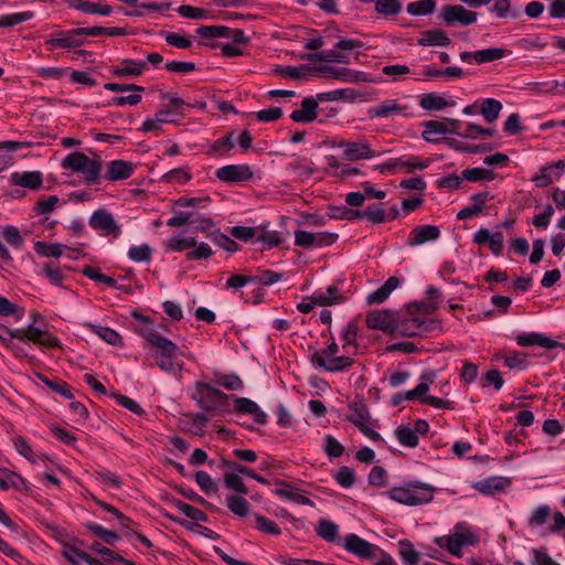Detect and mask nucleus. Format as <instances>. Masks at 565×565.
I'll return each mask as SVG.
<instances>
[{
  "label": "nucleus",
  "instance_id": "1",
  "mask_svg": "<svg viewBox=\"0 0 565 565\" xmlns=\"http://www.w3.org/2000/svg\"><path fill=\"white\" fill-rule=\"evenodd\" d=\"M139 332L151 345L150 355L161 371L175 374L182 369V364L174 362V358L179 353L175 343L160 335L152 327H142Z\"/></svg>",
  "mask_w": 565,
  "mask_h": 565
},
{
  "label": "nucleus",
  "instance_id": "2",
  "mask_svg": "<svg viewBox=\"0 0 565 565\" xmlns=\"http://www.w3.org/2000/svg\"><path fill=\"white\" fill-rule=\"evenodd\" d=\"M61 166L63 169L82 174L86 183H97L100 179L103 160L99 156L89 158L85 153L76 151L67 154Z\"/></svg>",
  "mask_w": 565,
  "mask_h": 565
},
{
  "label": "nucleus",
  "instance_id": "3",
  "mask_svg": "<svg viewBox=\"0 0 565 565\" xmlns=\"http://www.w3.org/2000/svg\"><path fill=\"white\" fill-rule=\"evenodd\" d=\"M434 488L423 482H413L408 487H396L390 491V498L406 505H419L433 500Z\"/></svg>",
  "mask_w": 565,
  "mask_h": 565
},
{
  "label": "nucleus",
  "instance_id": "4",
  "mask_svg": "<svg viewBox=\"0 0 565 565\" xmlns=\"http://www.w3.org/2000/svg\"><path fill=\"white\" fill-rule=\"evenodd\" d=\"M193 397L201 408L209 412L215 411L217 407H225L228 399V395L224 392L203 382L195 383V394Z\"/></svg>",
  "mask_w": 565,
  "mask_h": 565
},
{
  "label": "nucleus",
  "instance_id": "5",
  "mask_svg": "<svg viewBox=\"0 0 565 565\" xmlns=\"http://www.w3.org/2000/svg\"><path fill=\"white\" fill-rule=\"evenodd\" d=\"M10 340L17 339L20 341H32L35 344H41L49 348H60V341L50 335L47 330H41L33 324L24 329L7 330Z\"/></svg>",
  "mask_w": 565,
  "mask_h": 565
},
{
  "label": "nucleus",
  "instance_id": "6",
  "mask_svg": "<svg viewBox=\"0 0 565 565\" xmlns=\"http://www.w3.org/2000/svg\"><path fill=\"white\" fill-rule=\"evenodd\" d=\"M434 327L435 322L433 320L418 317H409L404 319L397 318L395 324V333H398L403 337L413 338L430 331Z\"/></svg>",
  "mask_w": 565,
  "mask_h": 565
},
{
  "label": "nucleus",
  "instance_id": "7",
  "mask_svg": "<svg viewBox=\"0 0 565 565\" xmlns=\"http://www.w3.org/2000/svg\"><path fill=\"white\" fill-rule=\"evenodd\" d=\"M311 363L327 372H339L352 365L353 359L347 355H329L324 349L317 350L311 355Z\"/></svg>",
  "mask_w": 565,
  "mask_h": 565
},
{
  "label": "nucleus",
  "instance_id": "8",
  "mask_svg": "<svg viewBox=\"0 0 565 565\" xmlns=\"http://www.w3.org/2000/svg\"><path fill=\"white\" fill-rule=\"evenodd\" d=\"M440 17L447 25L460 23L462 25H470L477 21L478 13L467 10L459 4L445 6L440 11Z\"/></svg>",
  "mask_w": 565,
  "mask_h": 565
},
{
  "label": "nucleus",
  "instance_id": "9",
  "mask_svg": "<svg viewBox=\"0 0 565 565\" xmlns=\"http://www.w3.org/2000/svg\"><path fill=\"white\" fill-rule=\"evenodd\" d=\"M397 317L394 311L388 309L373 310L366 317V324L374 330H381L385 333H395Z\"/></svg>",
  "mask_w": 565,
  "mask_h": 565
},
{
  "label": "nucleus",
  "instance_id": "10",
  "mask_svg": "<svg viewBox=\"0 0 565 565\" xmlns=\"http://www.w3.org/2000/svg\"><path fill=\"white\" fill-rule=\"evenodd\" d=\"M343 547L349 553L363 559L375 557V552L379 550L376 545L369 543L356 534H348L343 539Z\"/></svg>",
  "mask_w": 565,
  "mask_h": 565
},
{
  "label": "nucleus",
  "instance_id": "11",
  "mask_svg": "<svg viewBox=\"0 0 565 565\" xmlns=\"http://www.w3.org/2000/svg\"><path fill=\"white\" fill-rule=\"evenodd\" d=\"M88 223L94 230L103 232L104 235L113 234L114 237H118L121 232L113 214L104 209L95 211Z\"/></svg>",
  "mask_w": 565,
  "mask_h": 565
},
{
  "label": "nucleus",
  "instance_id": "12",
  "mask_svg": "<svg viewBox=\"0 0 565 565\" xmlns=\"http://www.w3.org/2000/svg\"><path fill=\"white\" fill-rule=\"evenodd\" d=\"M408 106L398 103L396 99H385L367 110L371 119L391 118L394 116H407Z\"/></svg>",
  "mask_w": 565,
  "mask_h": 565
},
{
  "label": "nucleus",
  "instance_id": "13",
  "mask_svg": "<svg viewBox=\"0 0 565 565\" xmlns=\"http://www.w3.org/2000/svg\"><path fill=\"white\" fill-rule=\"evenodd\" d=\"M82 28L73 29L66 32L55 34L54 38L45 41L46 45L62 47V49H74L82 46L85 43L83 39L84 33Z\"/></svg>",
  "mask_w": 565,
  "mask_h": 565
},
{
  "label": "nucleus",
  "instance_id": "14",
  "mask_svg": "<svg viewBox=\"0 0 565 565\" xmlns=\"http://www.w3.org/2000/svg\"><path fill=\"white\" fill-rule=\"evenodd\" d=\"M352 414L349 420L354 424L366 437L374 441L381 440V436L374 429L370 428L366 424L370 414L364 404H355L351 407Z\"/></svg>",
  "mask_w": 565,
  "mask_h": 565
},
{
  "label": "nucleus",
  "instance_id": "15",
  "mask_svg": "<svg viewBox=\"0 0 565 565\" xmlns=\"http://www.w3.org/2000/svg\"><path fill=\"white\" fill-rule=\"evenodd\" d=\"M216 177L223 182L235 183L249 180L253 172L247 164H230L217 169Z\"/></svg>",
  "mask_w": 565,
  "mask_h": 565
},
{
  "label": "nucleus",
  "instance_id": "16",
  "mask_svg": "<svg viewBox=\"0 0 565 565\" xmlns=\"http://www.w3.org/2000/svg\"><path fill=\"white\" fill-rule=\"evenodd\" d=\"M564 169L565 160H558L552 164L542 167L539 173L532 178V181L537 188L548 186L562 177V171Z\"/></svg>",
  "mask_w": 565,
  "mask_h": 565
},
{
  "label": "nucleus",
  "instance_id": "17",
  "mask_svg": "<svg viewBox=\"0 0 565 565\" xmlns=\"http://www.w3.org/2000/svg\"><path fill=\"white\" fill-rule=\"evenodd\" d=\"M440 237V230L436 225H420L414 227L407 238L408 246H418L428 242L437 241Z\"/></svg>",
  "mask_w": 565,
  "mask_h": 565
},
{
  "label": "nucleus",
  "instance_id": "18",
  "mask_svg": "<svg viewBox=\"0 0 565 565\" xmlns=\"http://www.w3.org/2000/svg\"><path fill=\"white\" fill-rule=\"evenodd\" d=\"M171 108L158 110L153 117L147 118L139 128L142 132H159L163 124H179V120L172 117Z\"/></svg>",
  "mask_w": 565,
  "mask_h": 565
},
{
  "label": "nucleus",
  "instance_id": "19",
  "mask_svg": "<svg viewBox=\"0 0 565 565\" xmlns=\"http://www.w3.org/2000/svg\"><path fill=\"white\" fill-rule=\"evenodd\" d=\"M516 343L521 347H531V345H539L544 349H555V348H562L565 349V344L557 342L542 333L536 332H529V333H522L516 337Z\"/></svg>",
  "mask_w": 565,
  "mask_h": 565
},
{
  "label": "nucleus",
  "instance_id": "20",
  "mask_svg": "<svg viewBox=\"0 0 565 565\" xmlns=\"http://www.w3.org/2000/svg\"><path fill=\"white\" fill-rule=\"evenodd\" d=\"M317 70L326 74V76L328 77L335 78L342 82L356 83L367 81L362 72H356L347 67H334L324 65Z\"/></svg>",
  "mask_w": 565,
  "mask_h": 565
},
{
  "label": "nucleus",
  "instance_id": "21",
  "mask_svg": "<svg viewBox=\"0 0 565 565\" xmlns=\"http://www.w3.org/2000/svg\"><path fill=\"white\" fill-rule=\"evenodd\" d=\"M339 147L343 148L345 159L351 161L370 159L375 157V152L371 149L370 145L366 141H343L339 145Z\"/></svg>",
  "mask_w": 565,
  "mask_h": 565
},
{
  "label": "nucleus",
  "instance_id": "22",
  "mask_svg": "<svg viewBox=\"0 0 565 565\" xmlns=\"http://www.w3.org/2000/svg\"><path fill=\"white\" fill-rule=\"evenodd\" d=\"M232 396L234 398V409L236 413L253 415L257 424H266L267 415L254 401L246 397H235L234 395Z\"/></svg>",
  "mask_w": 565,
  "mask_h": 565
},
{
  "label": "nucleus",
  "instance_id": "23",
  "mask_svg": "<svg viewBox=\"0 0 565 565\" xmlns=\"http://www.w3.org/2000/svg\"><path fill=\"white\" fill-rule=\"evenodd\" d=\"M318 102L312 97L301 100V108L291 113L290 118L296 122L309 124L317 119Z\"/></svg>",
  "mask_w": 565,
  "mask_h": 565
},
{
  "label": "nucleus",
  "instance_id": "24",
  "mask_svg": "<svg viewBox=\"0 0 565 565\" xmlns=\"http://www.w3.org/2000/svg\"><path fill=\"white\" fill-rule=\"evenodd\" d=\"M43 174L40 171L14 172L11 183L30 190H38L42 185Z\"/></svg>",
  "mask_w": 565,
  "mask_h": 565
},
{
  "label": "nucleus",
  "instance_id": "25",
  "mask_svg": "<svg viewBox=\"0 0 565 565\" xmlns=\"http://www.w3.org/2000/svg\"><path fill=\"white\" fill-rule=\"evenodd\" d=\"M134 172V164L125 160H114L108 163L105 178L109 181L128 179Z\"/></svg>",
  "mask_w": 565,
  "mask_h": 565
},
{
  "label": "nucleus",
  "instance_id": "26",
  "mask_svg": "<svg viewBox=\"0 0 565 565\" xmlns=\"http://www.w3.org/2000/svg\"><path fill=\"white\" fill-rule=\"evenodd\" d=\"M146 67V62L125 58L119 67H113L110 72L118 77H138Z\"/></svg>",
  "mask_w": 565,
  "mask_h": 565
},
{
  "label": "nucleus",
  "instance_id": "27",
  "mask_svg": "<svg viewBox=\"0 0 565 565\" xmlns=\"http://www.w3.org/2000/svg\"><path fill=\"white\" fill-rule=\"evenodd\" d=\"M510 484V480L504 477H490L488 479L478 481L475 483V489L479 492L492 495L494 493L503 491Z\"/></svg>",
  "mask_w": 565,
  "mask_h": 565
},
{
  "label": "nucleus",
  "instance_id": "28",
  "mask_svg": "<svg viewBox=\"0 0 565 565\" xmlns=\"http://www.w3.org/2000/svg\"><path fill=\"white\" fill-rule=\"evenodd\" d=\"M399 282H401L399 278H397L395 276L390 277L384 282V285H382L379 289H376L375 291L371 292L367 296V298H366L367 303L369 305H380V303L384 302L388 298L391 292L398 287Z\"/></svg>",
  "mask_w": 565,
  "mask_h": 565
},
{
  "label": "nucleus",
  "instance_id": "29",
  "mask_svg": "<svg viewBox=\"0 0 565 565\" xmlns=\"http://www.w3.org/2000/svg\"><path fill=\"white\" fill-rule=\"evenodd\" d=\"M450 42L447 33L440 29L427 30L418 40L420 46H448Z\"/></svg>",
  "mask_w": 565,
  "mask_h": 565
},
{
  "label": "nucleus",
  "instance_id": "30",
  "mask_svg": "<svg viewBox=\"0 0 565 565\" xmlns=\"http://www.w3.org/2000/svg\"><path fill=\"white\" fill-rule=\"evenodd\" d=\"M277 484H280L281 488H278L275 490L276 495L285 498V499L296 502L298 504L310 505V507L315 505V503L309 498L295 491L292 489V487L290 486V483L285 482V481H277Z\"/></svg>",
  "mask_w": 565,
  "mask_h": 565
},
{
  "label": "nucleus",
  "instance_id": "31",
  "mask_svg": "<svg viewBox=\"0 0 565 565\" xmlns=\"http://www.w3.org/2000/svg\"><path fill=\"white\" fill-rule=\"evenodd\" d=\"M424 131L422 132V137L427 142L436 143L439 139L435 137H430V134L444 135L447 132L457 134L458 131L449 130L447 124L438 120H427L424 124Z\"/></svg>",
  "mask_w": 565,
  "mask_h": 565
},
{
  "label": "nucleus",
  "instance_id": "32",
  "mask_svg": "<svg viewBox=\"0 0 565 565\" xmlns=\"http://www.w3.org/2000/svg\"><path fill=\"white\" fill-rule=\"evenodd\" d=\"M72 6L87 14L109 15L111 13L110 6L92 2L88 0H74Z\"/></svg>",
  "mask_w": 565,
  "mask_h": 565
},
{
  "label": "nucleus",
  "instance_id": "33",
  "mask_svg": "<svg viewBox=\"0 0 565 565\" xmlns=\"http://www.w3.org/2000/svg\"><path fill=\"white\" fill-rule=\"evenodd\" d=\"M374 11L384 17H396L402 11V3L399 0H373Z\"/></svg>",
  "mask_w": 565,
  "mask_h": 565
},
{
  "label": "nucleus",
  "instance_id": "34",
  "mask_svg": "<svg viewBox=\"0 0 565 565\" xmlns=\"http://www.w3.org/2000/svg\"><path fill=\"white\" fill-rule=\"evenodd\" d=\"M509 51L503 47H489L473 52V58L477 63H487L503 58Z\"/></svg>",
  "mask_w": 565,
  "mask_h": 565
},
{
  "label": "nucleus",
  "instance_id": "35",
  "mask_svg": "<svg viewBox=\"0 0 565 565\" xmlns=\"http://www.w3.org/2000/svg\"><path fill=\"white\" fill-rule=\"evenodd\" d=\"M398 555L405 565H418L419 553L409 541L402 540L398 542Z\"/></svg>",
  "mask_w": 565,
  "mask_h": 565
},
{
  "label": "nucleus",
  "instance_id": "36",
  "mask_svg": "<svg viewBox=\"0 0 565 565\" xmlns=\"http://www.w3.org/2000/svg\"><path fill=\"white\" fill-rule=\"evenodd\" d=\"M66 248L65 245L60 243H46V242H35L34 250L38 255L43 257H60L63 254V250Z\"/></svg>",
  "mask_w": 565,
  "mask_h": 565
},
{
  "label": "nucleus",
  "instance_id": "37",
  "mask_svg": "<svg viewBox=\"0 0 565 565\" xmlns=\"http://www.w3.org/2000/svg\"><path fill=\"white\" fill-rule=\"evenodd\" d=\"M502 110L501 102L494 98H487L481 104L480 113L488 122H493L498 119L500 111Z\"/></svg>",
  "mask_w": 565,
  "mask_h": 565
},
{
  "label": "nucleus",
  "instance_id": "38",
  "mask_svg": "<svg viewBox=\"0 0 565 565\" xmlns=\"http://www.w3.org/2000/svg\"><path fill=\"white\" fill-rule=\"evenodd\" d=\"M38 379L41 380L51 391L67 398L73 399L74 396L71 392V387L63 381L50 380L42 374H36Z\"/></svg>",
  "mask_w": 565,
  "mask_h": 565
},
{
  "label": "nucleus",
  "instance_id": "39",
  "mask_svg": "<svg viewBox=\"0 0 565 565\" xmlns=\"http://www.w3.org/2000/svg\"><path fill=\"white\" fill-rule=\"evenodd\" d=\"M207 237L226 252L235 253L238 249L237 243L227 235L221 233L218 230L210 232Z\"/></svg>",
  "mask_w": 565,
  "mask_h": 565
},
{
  "label": "nucleus",
  "instance_id": "40",
  "mask_svg": "<svg viewBox=\"0 0 565 565\" xmlns=\"http://www.w3.org/2000/svg\"><path fill=\"white\" fill-rule=\"evenodd\" d=\"M328 216L330 218L348 221L361 218L359 210L349 209L347 206H330L328 209Z\"/></svg>",
  "mask_w": 565,
  "mask_h": 565
},
{
  "label": "nucleus",
  "instance_id": "41",
  "mask_svg": "<svg viewBox=\"0 0 565 565\" xmlns=\"http://www.w3.org/2000/svg\"><path fill=\"white\" fill-rule=\"evenodd\" d=\"M419 105L426 110H441L448 106V102L435 94H425L422 96Z\"/></svg>",
  "mask_w": 565,
  "mask_h": 565
},
{
  "label": "nucleus",
  "instance_id": "42",
  "mask_svg": "<svg viewBox=\"0 0 565 565\" xmlns=\"http://www.w3.org/2000/svg\"><path fill=\"white\" fill-rule=\"evenodd\" d=\"M395 436L403 446L414 448L418 445V436L416 435V431L408 426L397 427Z\"/></svg>",
  "mask_w": 565,
  "mask_h": 565
},
{
  "label": "nucleus",
  "instance_id": "43",
  "mask_svg": "<svg viewBox=\"0 0 565 565\" xmlns=\"http://www.w3.org/2000/svg\"><path fill=\"white\" fill-rule=\"evenodd\" d=\"M311 67L309 65H301L300 67L295 66H277L273 70V73L282 77L301 79L306 75V71H309Z\"/></svg>",
  "mask_w": 565,
  "mask_h": 565
},
{
  "label": "nucleus",
  "instance_id": "44",
  "mask_svg": "<svg viewBox=\"0 0 565 565\" xmlns=\"http://www.w3.org/2000/svg\"><path fill=\"white\" fill-rule=\"evenodd\" d=\"M459 136L467 139H484L494 135V129L482 128L473 122L467 124L463 134L458 132Z\"/></svg>",
  "mask_w": 565,
  "mask_h": 565
},
{
  "label": "nucleus",
  "instance_id": "45",
  "mask_svg": "<svg viewBox=\"0 0 565 565\" xmlns=\"http://www.w3.org/2000/svg\"><path fill=\"white\" fill-rule=\"evenodd\" d=\"M338 525L327 519H321L317 529L320 537L328 542H333L338 537Z\"/></svg>",
  "mask_w": 565,
  "mask_h": 565
},
{
  "label": "nucleus",
  "instance_id": "46",
  "mask_svg": "<svg viewBox=\"0 0 565 565\" xmlns=\"http://www.w3.org/2000/svg\"><path fill=\"white\" fill-rule=\"evenodd\" d=\"M215 382L228 391H242L244 388L242 379L236 374H218Z\"/></svg>",
  "mask_w": 565,
  "mask_h": 565
},
{
  "label": "nucleus",
  "instance_id": "47",
  "mask_svg": "<svg viewBox=\"0 0 565 565\" xmlns=\"http://www.w3.org/2000/svg\"><path fill=\"white\" fill-rule=\"evenodd\" d=\"M195 245L196 242L193 237L173 236L167 241L166 248L169 252H182Z\"/></svg>",
  "mask_w": 565,
  "mask_h": 565
},
{
  "label": "nucleus",
  "instance_id": "48",
  "mask_svg": "<svg viewBox=\"0 0 565 565\" xmlns=\"http://www.w3.org/2000/svg\"><path fill=\"white\" fill-rule=\"evenodd\" d=\"M435 373L425 374L422 376V379L426 380V382L419 383L414 390H411L405 393V397L407 401H412L418 397H424L425 394L429 390V384H431L435 381Z\"/></svg>",
  "mask_w": 565,
  "mask_h": 565
},
{
  "label": "nucleus",
  "instance_id": "49",
  "mask_svg": "<svg viewBox=\"0 0 565 565\" xmlns=\"http://www.w3.org/2000/svg\"><path fill=\"white\" fill-rule=\"evenodd\" d=\"M436 2L434 0H420L416 2H411L407 6V12L412 15H426L431 13L435 10Z\"/></svg>",
  "mask_w": 565,
  "mask_h": 565
},
{
  "label": "nucleus",
  "instance_id": "50",
  "mask_svg": "<svg viewBox=\"0 0 565 565\" xmlns=\"http://www.w3.org/2000/svg\"><path fill=\"white\" fill-rule=\"evenodd\" d=\"M339 289L334 286L328 287L326 292H316L313 299L318 306H331L340 301Z\"/></svg>",
  "mask_w": 565,
  "mask_h": 565
},
{
  "label": "nucleus",
  "instance_id": "51",
  "mask_svg": "<svg viewBox=\"0 0 565 565\" xmlns=\"http://www.w3.org/2000/svg\"><path fill=\"white\" fill-rule=\"evenodd\" d=\"M99 338L111 345H117L121 341V337L108 327H100L96 324H87Z\"/></svg>",
  "mask_w": 565,
  "mask_h": 565
},
{
  "label": "nucleus",
  "instance_id": "52",
  "mask_svg": "<svg viewBox=\"0 0 565 565\" xmlns=\"http://www.w3.org/2000/svg\"><path fill=\"white\" fill-rule=\"evenodd\" d=\"M175 508L182 512L185 516L193 521H203L205 522L207 520V515L200 509L190 505L183 501H175L174 503Z\"/></svg>",
  "mask_w": 565,
  "mask_h": 565
},
{
  "label": "nucleus",
  "instance_id": "53",
  "mask_svg": "<svg viewBox=\"0 0 565 565\" xmlns=\"http://www.w3.org/2000/svg\"><path fill=\"white\" fill-rule=\"evenodd\" d=\"M227 508L233 512L234 514L238 516H246L248 512V502L245 498L241 495H230L226 499Z\"/></svg>",
  "mask_w": 565,
  "mask_h": 565
},
{
  "label": "nucleus",
  "instance_id": "54",
  "mask_svg": "<svg viewBox=\"0 0 565 565\" xmlns=\"http://www.w3.org/2000/svg\"><path fill=\"white\" fill-rule=\"evenodd\" d=\"M361 218H367L373 224H380L386 221L384 209L380 204L369 205L364 211H360Z\"/></svg>",
  "mask_w": 565,
  "mask_h": 565
},
{
  "label": "nucleus",
  "instance_id": "55",
  "mask_svg": "<svg viewBox=\"0 0 565 565\" xmlns=\"http://www.w3.org/2000/svg\"><path fill=\"white\" fill-rule=\"evenodd\" d=\"M196 32L205 39L226 38L230 34V28L225 25H202Z\"/></svg>",
  "mask_w": 565,
  "mask_h": 565
},
{
  "label": "nucleus",
  "instance_id": "56",
  "mask_svg": "<svg viewBox=\"0 0 565 565\" xmlns=\"http://www.w3.org/2000/svg\"><path fill=\"white\" fill-rule=\"evenodd\" d=\"M85 526L109 545H114L119 540L115 532L106 530L96 523L88 522Z\"/></svg>",
  "mask_w": 565,
  "mask_h": 565
},
{
  "label": "nucleus",
  "instance_id": "57",
  "mask_svg": "<svg viewBox=\"0 0 565 565\" xmlns=\"http://www.w3.org/2000/svg\"><path fill=\"white\" fill-rule=\"evenodd\" d=\"M33 17L31 12H17L0 15V28H9L30 20Z\"/></svg>",
  "mask_w": 565,
  "mask_h": 565
},
{
  "label": "nucleus",
  "instance_id": "58",
  "mask_svg": "<svg viewBox=\"0 0 565 565\" xmlns=\"http://www.w3.org/2000/svg\"><path fill=\"white\" fill-rule=\"evenodd\" d=\"M128 256L136 263L148 262L151 258V248L148 244L132 246L128 250Z\"/></svg>",
  "mask_w": 565,
  "mask_h": 565
},
{
  "label": "nucleus",
  "instance_id": "59",
  "mask_svg": "<svg viewBox=\"0 0 565 565\" xmlns=\"http://www.w3.org/2000/svg\"><path fill=\"white\" fill-rule=\"evenodd\" d=\"M224 482H225V486L231 490H234L242 494L248 493V488L245 486L243 479L237 473H234V472L225 473Z\"/></svg>",
  "mask_w": 565,
  "mask_h": 565
},
{
  "label": "nucleus",
  "instance_id": "60",
  "mask_svg": "<svg viewBox=\"0 0 565 565\" xmlns=\"http://www.w3.org/2000/svg\"><path fill=\"white\" fill-rule=\"evenodd\" d=\"M64 557L73 563L74 565H78L79 562H85L88 564V561L92 558L87 553L79 551L74 546H65L63 550Z\"/></svg>",
  "mask_w": 565,
  "mask_h": 565
},
{
  "label": "nucleus",
  "instance_id": "61",
  "mask_svg": "<svg viewBox=\"0 0 565 565\" xmlns=\"http://www.w3.org/2000/svg\"><path fill=\"white\" fill-rule=\"evenodd\" d=\"M334 479L341 487L349 489L355 482V473L350 467H341L334 475Z\"/></svg>",
  "mask_w": 565,
  "mask_h": 565
},
{
  "label": "nucleus",
  "instance_id": "62",
  "mask_svg": "<svg viewBox=\"0 0 565 565\" xmlns=\"http://www.w3.org/2000/svg\"><path fill=\"white\" fill-rule=\"evenodd\" d=\"M256 527L270 535H279L281 533L280 527L271 520L263 516V515H256Z\"/></svg>",
  "mask_w": 565,
  "mask_h": 565
},
{
  "label": "nucleus",
  "instance_id": "63",
  "mask_svg": "<svg viewBox=\"0 0 565 565\" xmlns=\"http://www.w3.org/2000/svg\"><path fill=\"white\" fill-rule=\"evenodd\" d=\"M3 238L14 248H20L23 245V237L19 230L13 225H7L3 228Z\"/></svg>",
  "mask_w": 565,
  "mask_h": 565
},
{
  "label": "nucleus",
  "instance_id": "64",
  "mask_svg": "<svg viewBox=\"0 0 565 565\" xmlns=\"http://www.w3.org/2000/svg\"><path fill=\"white\" fill-rule=\"evenodd\" d=\"M551 516V508L548 505H540L536 508L530 520L529 525L530 526H539L546 523L547 519Z\"/></svg>",
  "mask_w": 565,
  "mask_h": 565
}]
</instances>
